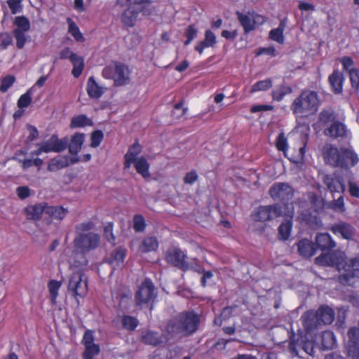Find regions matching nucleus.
Here are the masks:
<instances>
[{"instance_id":"nucleus-1","label":"nucleus","mask_w":359,"mask_h":359,"mask_svg":"<svg viewBox=\"0 0 359 359\" xmlns=\"http://www.w3.org/2000/svg\"><path fill=\"white\" fill-rule=\"evenodd\" d=\"M316 264L336 266L341 273L339 280L341 284L351 285L353 279L359 280V253L347 261L339 259L335 253H325L316 258Z\"/></svg>"},{"instance_id":"nucleus-2","label":"nucleus","mask_w":359,"mask_h":359,"mask_svg":"<svg viewBox=\"0 0 359 359\" xmlns=\"http://www.w3.org/2000/svg\"><path fill=\"white\" fill-rule=\"evenodd\" d=\"M199 321V316L193 311L179 313L170 319L167 324V339L192 334L197 330Z\"/></svg>"},{"instance_id":"nucleus-3","label":"nucleus","mask_w":359,"mask_h":359,"mask_svg":"<svg viewBox=\"0 0 359 359\" xmlns=\"http://www.w3.org/2000/svg\"><path fill=\"white\" fill-rule=\"evenodd\" d=\"M81 255V259L72 260L69 259L72 273L68 283V291L75 297L78 304L79 298H83L88 292V280L84 274L83 268L87 265L88 261L85 257Z\"/></svg>"},{"instance_id":"nucleus-4","label":"nucleus","mask_w":359,"mask_h":359,"mask_svg":"<svg viewBox=\"0 0 359 359\" xmlns=\"http://www.w3.org/2000/svg\"><path fill=\"white\" fill-rule=\"evenodd\" d=\"M323 158L327 164L341 168H350L359 162L357 154L351 148H341L327 144L323 148Z\"/></svg>"},{"instance_id":"nucleus-5","label":"nucleus","mask_w":359,"mask_h":359,"mask_svg":"<svg viewBox=\"0 0 359 359\" xmlns=\"http://www.w3.org/2000/svg\"><path fill=\"white\" fill-rule=\"evenodd\" d=\"M319 99L316 92L304 90L293 101L291 110L297 118L314 114L318 109Z\"/></svg>"},{"instance_id":"nucleus-6","label":"nucleus","mask_w":359,"mask_h":359,"mask_svg":"<svg viewBox=\"0 0 359 359\" xmlns=\"http://www.w3.org/2000/svg\"><path fill=\"white\" fill-rule=\"evenodd\" d=\"M131 72L129 67L121 62H114L106 66L102 72L103 78L113 80L116 87L124 86L130 82Z\"/></svg>"},{"instance_id":"nucleus-7","label":"nucleus","mask_w":359,"mask_h":359,"mask_svg":"<svg viewBox=\"0 0 359 359\" xmlns=\"http://www.w3.org/2000/svg\"><path fill=\"white\" fill-rule=\"evenodd\" d=\"M100 237L97 233L89 232L87 233L76 234L74 239V245L80 252H74L72 260L81 259V255L83 257L85 252H90L97 248L100 244Z\"/></svg>"},{"instance_id":"nucleus-8","label":"nucleus","mask_w":359,"mask_h":359,"mask_svg":"<svg viewBox=\"0 0 359 359\" xmlns=\"http://www.w3.org/2000/svg\"><path fill=\"white\" fill-rule=\"evenodd\" d=\"M269 195L273 200L283 202L287 210L293 207L288 203L294 196V189L289 184L284 182L273 184L269 189Z\"/></svg>"},{"instance_id":"nucleus-9","label":"nucleus","mask_w":359,"mask_h":359,"mask_svg":"<svg viewBox=\"0 0 359 359\" xmlns=\"http://www.w3.org/2000/svg\"><path fill=\"white\" fill-rule=\"evenodd\" d=\"M236 14L239 22L243 27L245 33H249L255 30L266 22L264 16L257 13L254 11H249L245 13L237 11Z\"/></svg>"},{"instance_id":"nucleus-10","label":"nucleus","mask_w":359,"mask_h":359,"mask_svg":"<svg viewBox=\"0 0 359 359\" xmlns=\"http://www.w3.org/2000/svg\"><path fill=\"white\" fill-rule=\"evenodd\" d=\"M166 262L184 271L194 269V264L185 260L187 255L180 248L172 247L169 248L165 254Z\"/></svg>"},{"instance_id":"nucleus-11","label":"nucleus","mask_w":359,"mask_h":359,"mask_svg":"<svg viewBox=\"0 0 359 359\" xmlns=\"http://www.w3.org/2000/svg\"><path fill=\"white\" fill-rule=\"evenodd\" d=\"M283 215V210L280 205L259 206L255 210L252 217L257 221L266 222L275 219Z\"/></svg>"},{"instance_id":"nucleus-12","label":"nucleus","mask_w":359,"mask_h":359,"mask_svg":"<svg viewBox=\"0 0 359 359\" xmlns=\"http://www.w3.org/2000/svg\"><path fill=\"white\" fill-rule=\"evenodd\" d=\"M301 119L302 118H297V126L294 129V132L299 135L301 137V141L302 143V146H301L299 149L297 156L295 158V159L292 160L296 163H301L304 161V155L306 153V147L310 133L309 124L306 123H302Z\"/></svg>"},{"instance_id":"nucleus-13","label":"nucleus","mask_w":359,"mask_h":359,"mask_svg":"<svg viewBox=\"0 0 359 359\" xmlns=\"http://www.w3.org/2000/svg\"><path fill=\"white\" fill-rule=\"evenodd\" d=\"M156 297L155 288L149 279H146L140 285L135 294L137 305L149 304Z\"/></svg>"},{"instance_id":"nucleus-14","label":"nucleus","mask_w":359,"mask_h":359,"mask_svg":"<svg viewBox=\"0 0 359 359\" xmlns=\"http://www.w3.org/2000/svg\"><path fill=\"white\" fill-rule=\"evenodd\" d=\"M69 140L67 137L58 139L55 135H52L48 140L41 143L43 150L45 153L56 152L59 153L67 147Z\"/></svg>"},{"instance_id":"nucleus-15","label":"nucleus","mask_w":359,"mask_h":359,"mask_svg":"<svg viewBox=\"0 0 359 359\" xmlns=\"http://www.w3.org/2000/svg\"><path fill=\"white\" fill-rule=\"evenodd\" d=\"M301 318L306 333L311 335L315 334V331L318 330L322 325L316 311L311 310L306 311Z\"/></svg>"},{"instance_id":"nucleus-16","label":"nucleus","mask_w":359,"mask_h":359,"mask_svg":"<svg viewBox=\"0 0 359 359\" xmlns=\"http://www.w3.org/2000/svg\"><path fill=\"white\" fill-rule=\"evenodd\" d=\"M60 57L68 58L71 61L73 65L72 74L74 77L78 78L81 74L84 67L83 57L74 53L68 48L61 51Z\"/></svg>"},{"instance_id":"nucleus-17","label":"nucleus","mask_w":359,"mask_h":359,"mask_svg":"<svg viewBox=\"0 0 359 359\" xmlns=\"http://www.w3.org/2000/svg\"><path fill=\"white\" fill-rule=\"evenodd\" d=\"M331 231L334 235L341 236L346 240H352L355 233V228L351 224L343 221L334 224L331 227Z\"/></svg>"},{"instance_id":"nucleus-18","label":"nucleus","mask_w":359,"mask_h":359,"mask_svg":"<svg viewBox=\"0 0 359 359\" xmlns=\"http://www.w3.org/2000/svg\"><path fill=\"white\" fill-rule=\"evenodd\" d=\"M78 161L79 158L77 156H58L50 161L48 165V170L50 172H55L69 165L74 164Z\"/></svg>"},{"instance_id":"nucleus-19","label":"nucleus","mask_w":359,"mask_h":359,"mask_svg":"<svg viewBox=\"0 0 359 359\" xmlns=\"http://www.w3.org/2000/svg\"><path fill=\"white\" fill-rule=\"evenodd\" d=\"M46 202L28 205L24 210L26 218L28 220H40L43 213L46 214Z\"/></svg>"},{"instance_id":"nucleus-20","label":"nucleus","mask_w":359,"mask_h":359,"mask_svg":"<svg viewBox=\"0 0 359 359\" xmlns=\"http://www.w3.org/2000/svg\"><path fill=\"white\" fill-rule=\"evenodd\" d=\"M126 252V251L124 248H118L111 253L110 257L108 258V263L111 267L110 275H111L115 270L123 266Z\"/></svg>"},{"instance_id":"nucleus-21","label":"nucleus","mask_w":359,"mask_h":359,"mask_svg":"<svg viewBox=\"0 0 359 359\" xmlns=\"http://www.w3.org/2000/svg\"><path fill=\"white\" fill-rule=\"evenodd\" d=\"M323 182L331 192L344 193L345 191L343 180L336 174L326 175L323 177Z\"/></svg>"},{"instance_id":"nucleus-22","label":"nucleus","mask_w":359,"mask_h":359,"mask_svg":"<svg viewBox=\"0 0 359 359\" xmlns=\"http://www.w3.org/2000/svg\"><path fill=\"white\" fill-rule=\"evenodd\" d=\"M68 212V209L62 205H50L47 203L46 215L52 222H62Z\"/></svg>"},{"instance_id":"nucleus-23","label":"nucleus","mask_w":359,"mask_h":359,"mask_svg":"<svg viewBox=\"0 0 359 359\" xmlns=\"http://www.w3.org/2000/svg\"><path fill=\"white\" fill-rule=\"evenodd\" d=\"M283 215H285L289 219H286L280 225L278 228V235L280 239L285 241L289 238L291 233L292 227V218L294 215L293 207H292L290 210H286L284 212H283Z\"/></svg>"},{"instance_id":"nucleus-24","label":"nucleus","mask_w":359,"mask_h":359,"mask_svg":"<svg viewBox=\"0 0 359 359\" xmlns=\"http://www.w3.org/2000/svg\"><path fill=\"white\" fill-rule=\"evenodd\" d=\"M167 339V334L165 333V337H163L158 332L152 331V330H145L142 332L141 339L143 343L147 345H151L156 346L163 342L164 339Z\"/></svg>"},{"instance_id":"nucleus-25","label":"nucleus","mask_w":359,"mask_h":359,"mask_svg":"<svg viewBox=\"0 0 359 359\" xmlns=\"http://www.w3.org/2000/svg\"><path fill=\"white\" fill-rule=\"evenodd\" d=\"M106 88L99 85L93 76L89 77L86 86V91L92 99H99L104 94Z\"/></svg>"},{"instance_id":"nucleus-26","label":"nucleus","mask_w":359,"mask_h":359,"mask_svg":"<svg viewBox=\"0 0 359 359\" xmlns=\"http://www.w3.org/2000/svg\"><path fill=\"white\" fill-rule=\"evenodd\" d=\"M140 11L141 8L128 6V8L122 14V22L127 27L134 26Z\"/></svg>"},{"instance_id":"nucleus-27","label":"nucleus","mask_w":359,"mask_h":359,"mask_svg":"<svg viewBox=\"0 0 359 359\" xmlns=\"http://www.w3.org/2000/svg\"><path fill=\"white\" fill-rule=\"evenodd\" d=\"M346 127L339 121H334L324 131L325 135L331 137H343L346 135Z\"/></svg>"},{"instance_id":"nucleus-28","label":"nucleus","mask_w":359,"mask_h":359,"mask_svg":"<svg viewBox=\"0 0 359 359\" xmlns=\"http://www.w3.org/2000/svg\"><path fill=\"white\" fill-rule=\"evenodd\" d=\"M322 325H330L334 319V311L328 306H322L316 311Z\"/></svg>"},{"instance_id":"nucleus-29","label":"nucleus","mask_w":359,"mask_h":359,"mask_svg":"<svg viewBox=\"0 0 359 359\" xmlns=\"http://www.w3.org/2000/svg\"><path fill=\"white\" fill-rule=\"evenodd\" d=\"M297 250L304 257H311L316 252V248L312 241L309 239H302L297 243Z\"/></svg>"},{"instance_id":"nucleus-30","label":"nucleus","mask_w":359,"mask_h":359,"mask_svg":"<svg viewBox=\"0 0 359 359\" xmlns=\"http://www.w3.org/2000/svg\"><path fill=\"white\" fill-rule=\"evenodd\" d=\"M317 245L322 250H331L336 246L335 241L327 233H320L317 234L316 238Z\"/></svg>"},{"instance_id":"nucleus-31","label":"nucleus","mask_w":359,"mask_h":359,"mask_svg":"<svg viewBox=\"0 0 359 359\" xmlns=\"http://www.w3.org/2000/svg\"><path fill=\"white\" fill-rule=\"evenodd\" d=\"M141 150V146L138 143H135L129 148L128 152L125 155V168H129L133 162L140 158L138 156L140 154Z\"/></svg>"},{"instance_id":"nucleus-32","label":"nucleus","mask_w":359,"mask_h":359,"mask_svg":"<svg viewBox=\"0 0 359 359\" xmlns=\"http://www.w3.org/2000/svg\"><path fill=\"white\" fill-rule=\"evenodd\" d=\"M329 81L334 93L342 92L344 77L339 71L333 72L329 76Z\"/></svg>"},{"instance_id":"nucleus-33","label":"nucleus","mask_w":359,"mask_h":359,"mask_svg":"<svg viewBox=\"0 0 359 359\" xmlns=\"http://www.w3.org/2000/svg\"><path fill=\"white\" fill-rule=\"evenodd\" d=\"M286 27V22L285 20L283 19L280 20L277 28L273 29L269 32V38L280 44L283 43L284 42V36L283 32Z\"/></svg>"},{"instance_id":"nucleus-34","label":"nucleus","mask_w":359,"mask_h":359,"mask_svg":"<svg viewBox=\"0 0 359 359\" xmlns=\"http://www.w3.org/2000/svg\"><path fill=\"white\" fill-rule=\"evenodd\" d=\"M158 247V241L155 236L146 237L140 244L139 250L142 252L156 251Z\"/></svg>"},{"instance_id":"nucleus-35","label":"nucleus","mask_w":359,"mask_h":359,"mask_svg":"<svg viewBox=\"0 0 359 359\" xmlns=\"http://www.w3.org/2000/svg\"><path fill=\"white\" fill-rule=\"evenodd\" d=\"M322 346L323 349L330 350L337 347V339L334 333L330 330L322 332Z\"/></svg>"},{"instance_id":"nucleus-36","label":"nucleus","mask_w":359,"mask_h":359,"mask_svg":"<svg viewBox=\"0 0 359 359\" xmlns=\"http://www.w3.org/2000/svg\"><path fill=\"white\" fill-rule=\"evenodd\" d=\"M133 164L135 165L137 172L144 178L149 177V164L145 158L141 156L137 161L133 162Z\"/></svg>"},{"instance_id":"nucleus-37","label":"nucleus","mask_w":359,"mask_h":359,"mask_svg":"<svg viewBox=\"0 0 359 359\" xmlns=\"http://www.w3.org/2000/svg\"><path fill=\"white\" fill-rule=\"evenodd\" d=\"M84 141V135L81 133L75 134L69 145V151L72 155H77Z\"/></svg>"},{"instance_id":"nucleus-38","label":"nucleus","mask_w":359,"mask_h":359,"mask_svg":"<svg viewBox=\"0 0 359 359\" xmlns=\"http://www.w3.org/2000/svg\"><path fill=\"white\" fill-rule=\"evenodd\" d=\"M93 125L92 120L86 115L80 114L72 118L70 127L72 128L90 126Z\"/></svg>"},{"instance_id":"nucleus-39","label":"nucleus","mask_w":359,"mask_h":359,"mask_svg":"<svg viewBox=\"0 0 359 359\" xmlns=\"http://www.w3.org/2000/svg\"><path fill=\"white\" fill-rule=\"evenodd\" d=\"M273 86V81L271 79L260 80L254 83L250 90V94H254L259 91H266L270 89Z\"/></svg>"},{"instance_id":"nucleus-40","label":"nucleus","mask_w":359,"mask_h":359,"mask_svg":"<svg viewBox=\"0 0 359 359\" xmlns=\"http://www.w3.org/2000/svg\"><path fill=\"white\" fill-rule=\"evenodd\" d=\"M292 93V88L288 86L282 85L272 91V97L276 101H280L283 97Z\"/></svg>"},{"instance_id":"nucleus-41","label":"nucleus","mask_w":359,"mask_h":359,"mask_svg":"<svg viewBox=\"0 0 359 359\" xmlns=\"http://www.w3.org/2000/svg\"><path fill=\"white\" fill-rule=\"evenodd\" d=\"M62 283L55 280H51L48 284L50 300L53 303L56 302V299L58 295V291Z\"/></svg>"},{"instance_id":"nucleus-42","label":"nucleus","mask_w":359,"mask_h":359,"mask_svg":"<svg viewBox=\"0 0 359 359\" xmlns=\"http://www.w3.org/2000/svg\"><path fill=\"white\" fill-rule=\"evenodd\" d=\"M123 327L127 330H134L138 325V320L130 316H123L121 320Z\"/></svg>"},{"instance_id":"nucleus-43","label":"nucleus","mask_w":359,"mask_h":359,"mask_svg":"<svg viewBox=\"0 0 359 359\" xmlns=\"http://www.w3.org/2000/svg\"><path fill=\"white\" fill-rule=\"evenodd\" d=\"M100 351V346L97 344L85 346L83 358V359H93L94 356L99 354Z\"/></svg>"},{"instance_id":"nucleus-44","label":"nucleus","mask_w":359,"mask_h":359,"mask_svg":"<svg viewBox=\"0 0 359 359\" xmlns=\"http://www.w3.org/2000/svg\"><path fill=\"white\" fill-rule=\"evenodd\" d=\"M276 148L278 151H283L285 156H287V151L288 149L287 139L284 133H280L276 138Z\"/></svg>"},{"instance_id":"nucleus-45","label":"nucleus","mask_w":359,"mask_h":359,"mask_svg":"<svg viewBox=\"0 0 359 359\" xmlns=\"http://www.w3.org/2000/svg\"><path fill=\"white\" fill-rule=\"evenodd\" d=\"M334 115L330 110H323L319 114L318 123L323 126L328 125L330 123H333Z\"/></svg>"},{"instance_id":"nucleus-46","label":"nucleus","mask_w":359,"mask_h":359,"mask_svg":"<svg viewBox=\"0 0 359 359\" xmlns=\"http://www.w3.org/2000/svg\"><path fill=\"white\" fill-rule=\"evenodd\" d=\"M32 93V88H30L19 97L18 107L20 109L27 108L31 104Z\"/></svg>"},{"instance_id":"nucleus-47","label":"nucleus","mask_w":359,"mask_h":359,"mask_svg":"<svg viewBox=\"0 0 359 359\" xmlns=\"http://www.w3.org/2000/svg\"><path fill=\"white\" fill-rule=\"evenodd\" d=\"M14 24L17 26L16 29L27 32L30 29V22L25 16H18L15 18Z\"/></svg>"},{"instance_id":"nucleus-48","label":"nucleus","mask_w":359,"mask_h":359,"mask_svg":"<svg viewBox=\"0 0 359 359\" xmlns=\"http://www.w3.org/2000/svg\"><path fill=\"white\" fill-rule=\"evenodd\" d=\"M329 207L335 212H344L346 209L343 196H340L337 199L331 201Z\"/></svg>"},{"instance_id":"nucleus-49","label":"nucleus","mask_w":359,"mask_h":359,"mask_svg":"<svg viewBox=\"0 0 359 359\" xmlns=\"http://www.w3.org/2000/svg\"><path fill=\"white\" fill-rule=\"evenodd\" d=\"M198 34V29L194 25L188 26L185 32V36L187 39L184 42V45H189Z\"/></svg>"},{"instance_id":"nucleus-50","label":"nucleus","mask_w":359,"mask_h":359,"mask_svg":"<svg viewBox=\"0 0 359 359\" xmlns=\"http://www.w3.org/2000/svg\"><path fill=\"white\" fill-rule=\"evenodd\" d=\"M22 0H7V4L12 14L15 15L22 11Z\"/></svg>"},{"instance_id":"nucleus-51","label":"nucleus","mask_w":359,"mask_h":359,"mask_svg":"<svg viewBox=\"0 0 359 359\" xmlns=\"http://www.w3.org/2000/svg\"><path fill=\"white\" fill-rule=\"evenodd\" d=\"M347 356L351 359H359V344H346Z\"/></svg>"},{"instance_id":"nucleus-52","label":"nucleus","mask_w":359,"mask_h":359,"mask_svg":"<svg viewBox=\"0 0 359 359\" xmlns=\"http://www.w3.org/2000/svg\"><path fill=\"white\" fill-rule=\"evenodd\" d=\"M149 0H117V4L123 6H134L140 8V5L147 2Z\"/></svg>"},{"instance_id":"nucleus-53","label":"nucleus","mask_w":359,"mask_h":359,"mask_svg":"<svg viewBox=\"0 0 359 359\" xmlns=\"http://www.w3.org/2000/svg\"><path fill=\"white\" fill-rule=\"evenodd\" d=\"M69 32L77 41H80L83 39V36L80 32L78 26L72 20L69 21Z\"/></svg>"},{"instance_id":"nucleus-54","label":"nucleus","mask_w":359,"mask_h":359,"mask_svg":"<svg viewBox=\"0 0 359 359\" xmlns=\"http://www.w3.org/2000/svg\"><path fill=\"white\" fill-rule=\"evenodd\" d=\"M146 224L144 217L142 215H135L133 218V228L135 231H143Z\"/></svg>"},{"instance_id":"nucleus-55","label":"nucleus","mask_w":359,"mask_h":359,"mask_svg":"<svg viewBox=\"0 0 359 359\" xmlns=\"http://www.w3.org/2000/svg\"><path fill=\"white\" fill-rule=\"evenodd\" d=\"M348 341L347 344H359V330L351 327L348 332Z\"/></svg>"},{"instance_id":"nucleus-56","label":"nucleus","mask_w":359,"mask_h":359,"mask_svg":"<svg viewBox=\"0 0 359 359\" xmlns=\"http://www.w3.org/2000/svg\"><path fill=\"white\" fill-rule=\"evenodd\" d=\"M104 137L103 133L101 130H96L91 135V143L92 147H97L102 142Z\"/></svg>"},{"instance_id":"nucleus-57","label":"nucleus","mask_w":359,"mask_h":359,"mask_svg":"<svg viewBox=\"0 0 359 359\" xmlns=\"http://www.w3.org/2000/svg\"><path fill=\"white\" fill-rule=\"evenodd\" d=\"M93 227L94 224L90 221L80 223L76 226V234L86 233L85 232L91 230Z\"/></svg>"},{"instance_id":"nucleus-58","label":"nucleus","mask_w":359,"mask_h":359,"mask_svg":"<svg viewBox=\"0 0 359 359\" xmlns=\"http://www.w3.org/2000/svg\"><path fill=\"white\" fill-rule=\"evenodd\" d=\"M15 77L13 76H8L4 77L0 86V91L2 93L6 92L8 88L14 83Z\"/></svg>"},{"instance_id":"nucleus-59","label":"nucleus","mask_w":359,"mask_h":359,"mask_svg":"<svg viewBox=\"0 0 359 359\" xmlns=\"http://www.w3.org/2000/svg\"><path fill=\"white\" fill-rule=\"evenodd\" d=\"M194 271H197L198 273H203V277L201 278V285L203 287L206 285V281L208 279H210L213 276V273L210 271H203L201 268L198 266L196 264H194Z\"/></svg>"},{"instance_id":"nucleus-60","label":"nucleus","mask_w":359,"mask_h":359,"mask_svg":"<svg viewBox=\"0 0 359 359\" xmlns=\"http://www.w3.org/2000/svg\"><path fill=\"white\" fill-rule=\"evenodd\" d=\"M351 86L355 90L359 88V71L358 69H351L348 73Z\"/></svg>"},{"instance_id":"nucleus-61","label":"nucleus","mask_w":359,"mask_h":359,"mask_svg":"<svg viewBox=\"0 0 359 359\" xmlns=\"http://www.w3.org/2000/svg\"><path fill=\"white\" fill-rule=\"evenodd\" d=\"M104 236L112 244H114L115 237L113 233V224L108 223L104 228Z\"/></svg>"},{"instance_id":"nucleus-62","label":"nucleus","mask_w":359,"mask_h":359,"mask_svg":"<svg viewBox=\"0 0 359 359\" xmlns=\"http://www.w3.org/2000/svg\"><path fill=\"white\" fill-rule=\"evenodd\" d=\"M340 62L341 63L343 68L344 70L350 72L351 69H355L356 68L353 67V61L350 57H342L339 59Z\"/></svg>"},{"instance_id":"nucleus-63","label":"nucleus","mask_w":359,"mask_h":359,"mask_svg":"<svg viewBox=\"0 0 359 359\" xmlns=\"http://www.w3.org/2000/svg\"><path fill=\"white\" fill-rule=\"evenodd\" d=\"M216 43V36L211 30H207L205 34V41L201 45H215Z\"/></svg>"},{"instance_id":"nucleus-64","label":"nucleus","mask_w":359,"mask_h":359,"mask_svg":"<svg viewBox=\"0 0 359 359\" xmlns=\"http://www.w3.org/2000/svg\"><path fill=\"white\" fill-rule=\"evenodd\" d=\"M198 178L196 170H191L187 172L184 177V182L187 184H193Z\"/></svg>"}]
</instances>
